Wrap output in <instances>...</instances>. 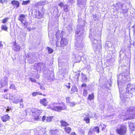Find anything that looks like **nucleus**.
Masks as SVG:
<instances>
[{
  "mask_svg": "<svg viewBox=\"0 0 135 135\" xmlns=\"http://www.w3.org/2000/svg\"><path fill=\"white\" fill-rule=\"evenodd\" d=\"M84 27L82 25H78L77 26V30L76 31V39L75 47L77 50H81L83 48V40L84 35Z\"/></svg>",
  "mask_w": 135,
  "mask_h": 135,
  "instance_id": "f257e3e1",
  "label": "nucleus"
},
{
  "mask_svg": "<svg viewBox=\"0 0 135 135\" xmlns=\"http://www.w3.org/2000/svg\"><path fill=\"white\" fill-rule=\"evenodd\" d=\"M120 80L119 78L118 79V84L119 90V92L120 94V97L121 99H123V98L126 97L124 96V94H125L127 95L128 94H132L133 91L135 92V84L131 85V84H128L127 85L126 88V93H124V91L122 90V88H121V85H123L124 83H126L127 81L125 79H122L121 81L119 82Z\"/></svg>",
  "mask_w": 135,
  "mask_h": 135,
  "instance_id": "f03ea898",
  "label": "nucleus"
},
{
  "mask_svg": "<svg viewBox=\"0 0 135 135\" xmlns=\"http://www.w3.org/2000/svg\"><path fill=\"white\" fill-rule=\"evenodd\" d=\"M120 118L124 120L135 118V107L129 108L127 110V112L122 113Z\"/></svg>",
  "mask_w": 135,
  "mask_h": 135,
  "instance_id": "7ed1b4c3",
  "label": "nucleus"
},
{
  "mask_svg": "<svg viewBox=\"0 0 135 135\" xmlns=\"http://www.w3.org/2000/svg\"><path fill=\"white\" fill-rule=\"evenodd\" d=\"M63 32L62 31H61L60 34V31H57L56 32V38L58 40L59 39L60 37L61 38L60 45L58 44L57 41H56V46L57 47H63L68 44L67 40L65 38H62L63 37Z\"/></svg>",
  "mask_w": 135,
  "mask_h": 135,
  "instance_id": "20e7f679",
  "label": "nucleus"
},
{
  "mask_svg": "<svg viewBox=\"0 0 135 135\" xmlns=\"http://www.w3.org/2000/svg\"><path fill=\"white\" fill-rule=\"evenodd\" d=\"M91 40L92 45L93 49L95 51H100L102 49L101 41L94 39H91Z\"/></svg>",
  "mask_w": 135,
  "mask_h": 135,
  "instance_id": "39448f33",
  "label": "nucleus"
},
{
  "mask_svg": "<svg viewBox=\"0 0 135 135\" xmlns=\"http://www.w3.org/2000/svg\"><path fill=\"white\" fill-rule=\"evenodd\" d=\"M93 118L95 120L97 119V117L95 114H92L91 112H89L88 113H86L84 115V120L87 123H89L90 121V118Z\"/></svg>",
  "mask_w": 135,
  "mask_h": 135,
  "instance_id": "423d86ee",
  "label": "nucleus"
},
{
  "mask_svg": "<svg viewBox=\"0 0 135 135\" xmlns=\"http://www.w3.org/2000/svg\"><path fill=\"white\" fill-rule=\"evenodd\" d=\"M45 65L43 63L39 62L36 64L34 65L33 69L34 70V71H40L41 70H44L45 69Z\"/></svg>",
  "mask_w": 135,
  "mask_h": 135,
  "instance_id": "0eeeda50",
  "label": "nucleus"
},
{
  "mask_svg": "<svg viewBox=\"0 0 135 135\" xmlns=\"http://www.w3.org/2000/svg\"><path fill=\"white\" fill-rule=\"evenodd\" d=\"M127 128L123 124L119 126L116 131L118 134L120 135H123L125 134L126 132Z\"/></svg>",
  "mask_w": 135,
  "mask_h": 135,
  "instance_id": "6e6552de",
  "label": "nucleus"
},
{
  "mask_svg": "<svg viewBox=\"0 0 135 135\" xmlns=\"http://www.w3.org/2000/svg\"><path fill=\"white\" fill-rule=\"evenodd\" d=\"M31 111L33 114V115L35 116L34 119L37 121L41 117L40 115L41 113V111L35 108L32 109Z\"/></svg>",
  "mask_w": 135,
  "mask_h": 135,
  "instance_id": "1a4fd4ad",
  "label": "nucleus"
},
{
  "mask_svg": "<svg viewBox=\"0 0 135 135\" xmlns=\"http://www.w3.org/2000/svg\"><path fill=\"white\" fill-rule=\"evenodd\" d=\"M66 109V107L64 104L63 103L60 104L59 105L54 107L52 108V109L53 110L57 111L58 112H60L61 110H63Z\"/></svg>",
  "mask_w": 135,
  "mask_h": 135,
  "instance_id": "9d476101",
  "label": "nucleus"
},
{
  "mask_svg": "<svg viewBox=\"0 0 135 135\" xmlns=\"http://www.w3.org/2000/svg\"><path fill=\"white\" fill-rule=\"evenodd\" d=\"M46 71H44V74L45 75V77L47 80L50 79H52L54 78V74L52 71H50L49 69H47Z\"/></svg>",
  "mask_w": 135,
  "mask_h": 135,
  "instance_id": "9b49d317",
  "label": "nucleus"
},
{
  "mask_svg": "<svg viewBox=\"0 0 135 135\" xmlns=\"http://www.w3.org/2000/svg\"><path fill=\"white\" fill-rule=\"evenodd\" d=\"M77 54H75L74 55L75 61L76 62H79L81 60V57L83 55V53L81 51L79 52Z\"/></svg>",
  "mask_w": 135,
  "mask_h": 135,
  "instance_id": "f8f14e48",
  "label": "nucleus"
},
{
  "mask_svg": "<svg viewBox=\"0 0 135 135\" xmlns=\"http://www.w3.org/2000/svg\"><path fill=\"white\" fill-rule=\"evenodd\" d=\"M8 78L7 77H4L0 81V89L4 87L8 84Z\"/></svg>",
  "mask_w": 135,
  "mask_h": 135,
  "instance_id": "ddd939ff",
  "label": "nucleus"
},
{
  "mask_svg": "<svg viewBox=\"0 0 135 135\" xmlns=\"http://www.w3.org/2000/svg\"><path fill=\"white\" fill-rule=\"evenodd\" d=\"M11 4L14 8H18L20 6V2L19 1L15 0L11 1Z\"/></svg>",
  "mask_w": 135,
  "mask_h": 135,
  "instance_id": "4468645a",
  "label": "nucleus"
},
{
  "mask_svg": "<svg viewBox=\"0 0 135 135\" xmlns=\"http://www.w3.org/2000/svg\"><path fill=\"white\" fill-rule=\"evenodd\" d=\"M112 44L111 42L109 41H107L105 44V47L107 49H109L108 50V51H111V48H112Z\"/></svg>",
  "mask_w": 135,
  "mask_h": 135,
  "instance_id": "2eb2a0df",
  "label": "nucleus"
},
{
  "mask_svg": "<svg viewBox=\"0 0 135 135\" xmlns=\"http://www.w3.org/2000/svg\"><path fill=\"white\" fill-rule=\"evenodd\" d=\"M12 48L14 50L16 51H19L21 48L20 46L16 43H14Z\"/></svg>",
  "mask_w": 135,
  "mask_h": 135,
  "instance_id": "dca6fc26",
  "label": "nucleus"
},
{
  "mask_svg": "<svg viewBox=\"0 0 135 135\" xmlns=\"http://www.w3.org/2000/svg\"><path fill=\"white\" fill-rule=\"evenodd\" d=\"M59 131L57 129L51 130L50 131V135H58Z\"/></svg>",
  "mask_w": 135,
  "mask_h": 135,
  "instance_id": "f3484780",
  "label": "nucleus"
},
{
  "mask_svg": "<svg viewBox=\"0 0 135 135\" xmlns=\"http://www.w3.org/2000/svg\"><path fill=\"white\" fill-rule=\"evenodd\" d=\"M129 128L132 131V132L135 130V123L131 122L129 124Z\"/></svg>",
  "mask_w": 135,
  "mask_h": 135,
  "instance_id": "a211bd4d",
  "label": "nucleus"
},
{
  "mask_svg": "<svg viewBox=\"0 0 135 135\" xmlns=\"http://www.w3.org/2000/svg\"><path fill=\"white\" fill-rule=\"evenodd\" d=\"M25 18V15L23 14H21L18 17V20L20 21L22 23H23V21L24 20Z\"/></svg>",
  "mask_w": 135,
  "mask_h": 135,
  "instance_id": "6ab92c4d",
  "label": "nucleus"
},
{
  "mask_svg": "<svg viewBox=\"0 0 135 135\" xmlns=\"http://www.w3.org/2000/svg\"><path fill=\"white\" fill-rule=\"evenodd\" d=\"M9 116L7 114L2 116L1 118V119L3 122H5L9 119Z\"/></svg>",
  "mask_w": 135,
  "mask_h": 135,
  "instance_id": "aec40b11",
  "label": "nucleus"
},
{
  "mask_svg": "<svg viewBox=\"0 0 135 135\" xmlns=\"http://www.w3.org/2000/svg\"><path fill=\"white\" fill-rule=\"evenodd\" d=\"M81 75L82 81L83 82H86L88 80V78L83 73H82Z\"/></svg>",
  "mask_w": 135,
  "mask_h": 135,
  "instance_id": "412c9836",
  "label": "nucleus"
},
{
  "mask_svg": "<svg viewBox=\"0 0 135 135\" xmlns=\"http://www.w3.org/2000/svg\"><path fill=\"white\" fill-rule=\"evenodd\" d=\"M61 124V126H62L66 127L69 125V124L66 122L64 120H62L60 121Z\"/></svg>",
  "mask_w": 135,
  "mask_h": 135,
  "instance_id": "4be33fe9",
  "label": "nucleus"
},
{
  "mask_svg": "<svg viewBox=\"0 0 135 135\" xmlns=\"http://www.w3.org/2000/svg\"><path fill=\"white\" fill-rule=\"evenodd\" d=\"M46 101V99L45 98H44L42 99H41L40 100V102L41 104H42V105H44L45 106L46 105V104L47 103Z\"/></svg>",
  "mask_w": 135,
  "mask_h": 135,
  "instance_id": "5701e85b",
  "label": "nucleus"
},
{
  "mask_svg": "<svg viewBox=\"0 0 135 135\" xmlns=\"http://www.w3.org/2000/svg\"><path fill=\"white\" fill-rule=\"evenodd\" d=\"M94 96L93 94H89L88 96V99L90 100H93L94 99Z\"/></svg>",
  "mask_w": 135,
  "mask_h": 135,
  "instance_id": "b1692460",
  "label": "nucleus"
},
{
  "mask_svg": "<svg viewBox=\"0 0 135 135\" xmlns=\"http://www.w3.org/2000/svg\"><path fill=\"white\" fill-rule=\"evenodd\" d=\"M64 129L66 132L68 133H69L71 130V128L69 127H66Z\"/></svg>",
  "mask_w": 135,
  "mask_h": 135,
  "instance_id": "393cba45",
  "label": "nucleus"
},
{
  "mask_svg": "<svg viewBox=\"0 0 135 135\" xmlns=\"http://www.w3.org/2000/svg\"><path fill=\"white\" fill-rule=\"evenodd\" d=\"M77 90V88L75 86H73L72 87L71 91L72 93H73L75 91H76Z\"/></svg>",
  "mask_w": 135,
  "mask_h": 135,
  "instance_id": "a878e982",
  "label": "nucleus"
},
{
  "mask_svg": "<svg viewBox=\"0 0 135 135\" xmlns=\"http://www.w3.org/2000/svg\"><path fill=\"white\" fill-rule=\"evenodd\" d=\"M93 130L94 132H96L97 133H99V128L98 127H94V128L93 129Z\"/></svg>",
  "mask_w": 135,
  "mask_h": 135,
  "instance_id": "bb28decb",
  "label": "nucleus"
},
{
  "mask_svg": "<svg viewBox=\"0 0 135 135\" xmlns=\"http://www.w3.org/2000/svg\"><path fill=\"white\" fill-rule=\"evenodd\" d=\"M30 2V0H28L26 1H23L22 3V5H26L27 4L29 3Z\"/></svg>",
  "mask_w": 135,
  "mask_h": 135,
  "instance_id": "cd10ccee",
  "label": "nucleus"
},
{
  "mask_svg": "<svg viewBox=\"0 0 135 135\" xmlns=\"http://www.w3.org/2000/svg\"><path fill=\"white\" fill-rule=\"evenodd\" d=\"M78 4L79 6L81 5H83L84 4L83 0H77Z\"/></svg>",
  "mask_w": 135,
  "mask_h": 135,
  "instance_id": "c85d7f7f",
  "label": "nucleus"
},
{
  "mask_svg": "<svg viewBox=\"0 0 135 135\" xmlns=\"http://www.w3.org/2000/svg\"><path fill=\"white\" fill-rule=\"evenodd\" d=\"M47 49L49 54H51L53 52V50L52 48L49 47H47Z\"/></svg>",
  "mask_w": 135,
  "mask_h": 135,
  "instance_id": "c756f323",
  "label": "nucleus"
},
{
  "mask_svg": "<svg viewBox=\"0 0 135 135\" xmlns=\"http://www.w3.org/2000/svg\"><path fill=\"white\" fill-rule=\"evenodd\" d=\"M54 118L53 116H50L47 117L46 120L48 122H50Z\"/></svg>",
  "mask_w": 135,
  "mask_h": 135,
  "instance_id": "7c9ffc66",
  "label": "nucleus"
},
{
  "mask_svg": "<svg viewBox=\"0 0 135 135\" xmlns=\"http://www.w3.org/2000/svg\"><path fill=\"white\" fill-rule=\"evenodd\" d=\"M9 19L8 17H6L4 19H3L2 21V22L3 23H5Z\"/></svg>",
  "mask_w": 135,
  "mask_h": 135,
  "instance_id": "2f4dec72",
  "label": "nucleus"
},
{
  "mask_svg": "<svg viewBox=\"0 0 135 135\" xmlns=\"http://www.w3.org/2000/svg\"><path fill=\"white\" fill-rule=\"evenodd\" d=\"M2 30H3L6 31H7V27L5 25H2L1 27Z\"/></svg>",
  "mask_w": 135,
  "mask_h": 135,
  "instance_id": "473e14b6",
  "label": "nucleus"
},
{
  "mask_svg": "<svg viewBox=\"0 0 135 135\" xmlns=\"http://www.w3.org/2000/svg\"><path fill=\"white\" fill-rule=\"evenodd\" d=\"M46 3V2L45 1H42L39 2H38V4L40 5H43L45 4Z\"/></svg>",
  "mask_w": 135,
  "mask_h": 135,
  "instance_id": "72a5a7b5",
  "label": "nucleus"
},
{
  "mask_svg": "<svg viewBox=\"0 0 135 135\" xmlns=\"http://www.w3.org/2000/svg\"><path fill=\"white\" fill-rule=\"evenodd\" d=\"M13 102L14 103L17 104L20 102V100L19 99H14L13 100Z\"/></svg>",
  "mask_w": 135,
  "mask_h": 135,
  "instance_id": "f704fd0d",
  "label": "nucleus"
},
{
  "mask_svg": "<svg viewBox=\"0 0 135 135\" xmlns=\"http://www.w3.org/2000/svg\"><path fill=\"white\" fill-rule=\"evenodd\" d=\"M94 133L93 130V129H91L88 132V135H92L93 133Z\"/></svg>",
  "mask_w": 135,
  "mask_h": 135,
  "instance_id": "c9c22d12",
  "label": "nucleus"
},
{
  "mask_svg": "<svg viewBox=\"0 0 135 135\" xmlns=\"http://www.w3.org/2000/svg\"><path fill=\"white\" fill-rule=\"evenodd\" d=\"M10 88L11 89L14 90H15L16 89V88L15 87V85L12 84L10 85Z\"/></svg>",
  "mask_w": 135,
  "mask_h": 135,
  "instance_id": "e433bc0d",
  "label": "nucleus"
},
{
  "mask_svg": "<svg viewBox=\"0 0 135 135\" xmlns=\"http://www.w3.org/2000/svg\"><path fill=\"white\" fill-rule=\"evenodd\" d=\"M64 11L66 12L68 11V7L67 5H65L64 6Z\"/></svg>",
  "mask_w": 135,
  "mask_h": 135,
  "instance_id": "4c0bfd02",
  "label": "nucleus"
},
{
  "mask_svg": "<svg viewBox=\"0 0 135 135\" xmlns=\"http://www.w3.org/2000/svg\"><path fill=\"white\" fill-rule=\"evenodd\" d=\"M88 94L87 91L85 89H84L83 92L84 95L85 97H86Z\"/></svg>",
  "mask_w": 135,
  "mask_h": 135,
  "instance_id": "58836bf2",
  "label": "nucleus"
},
{
  "mask_svg": "<svg viewBox=\"0 0 135 135\" xmlns=\"http://www.w3.org/2000/svg\"><path fill=\"white\" fill-rule=\"evenodd\" d=\"M37 13L36 14V15L37 16H39L40 17H42V14L40 12H39V11H38V13L36 12Z\"/></svg>",
  "mask_w": 135,
  "mask_h": 135,
  "instance_id": "ea45409f",
  "label": "nucleus"
},
{
  "mask_svg": "<svg viewBox=\"0 0 135 135\" xmlns=\"http://www.w3.org/2000/svg\"><path fill=\"white\" fill-rule=\"evenodd\" d=\"M117 5H119V8H122L123 7V5L120 2H118L117 3Z\"/></svg>",
  "mask_w": 135,
  "mask_h": 135,
  "instance_id": "a19ab883",
  "label": "nucleus"
},
{
  "mask_svg": "<svg viewBox=\"0 0 135 135\" xmlns=\"http://www.w3.org/2000/svg\"><path fill=\"white\" fill-rule=\"evenodd\" d=\"M38 92H33L32 93V95L33 97H35L38 95Z\"/></svg>",
  "mask_w": 135,
  "mask_h": 135,
  "instance_id": "79ce46f5",
  "label": "nucleus"
},
{
  "mask_svg": "<svg viewBox=\"0 0 135 135\" xmlns=\"http://www.w3.org/2000/svg\"><path fill=\"white\" fill-rule=\"evenodd\" d=\"M50 42L51 44L53 45L55 43V41L52 38V40H51L50 39Z\"/></svg>",
  "mask_w": 135,
  "mask_h": 135,
  "instance_id": "37998d69",
  "label": "nucleus"
},
{
  "mask_svg": "<svg viewBox=\"0 0 135 135\" xmlns=\"http://www.w3.org/2000/svg\"><path fill=\"white\" fill-rule=\"evenodd\" d=\"M29 79L32 82H34V83L36 82V80L33 78H29Z\"/></svg>",
  "mask_w": 135,
  "mask_h": 135,
  "instance_id": "c03bdc74",
  "label": "nucleus"
},
{
  "mask_svg": "<svg viewBox=\"0 0 135 135\" xmlns=\"http://www.w3.org/2000/svg\"><path fill=\"white\" fill-rule=\"evenodd\" d=\"M68 104H69V105L71 106H74L75 105V104L74 102L72 103L69 102Z\"/></svg>",
  "mask_w": 135,
  "mask_h": 135,
  "instance_id": "a18cd8bd",
  "label": "nucleus"
},
{
  "mask_svg": "<svg viewBox=\"0 0 135 135\" xmlns=\"http://www.w3.org/2000/svg\"><path fill=\"white\" fill-rule=\"evenodd\" d=\"M34 75H35L34 76V77H35V78H37V79L38 78H39V75L37 73H35V74Z\"/></svg>",
  "mask_w": 135,
  "mask_h": 135,
  "instance_id": "49530a36",
  "label": "nucleus"
},
{
  "mask_svg": "<svg viewBox=\"0 0 135 135\" xmlns=\"http://www.w3.org/2000/svg\"><path fill=\"white\" fill-rule=\"evenodd\" d=\"M58 5L61 7L64 6L62 2H60V3H59Z\"/></svg>",
  "mask_w": 135,
  "mask_h": 135,
  "instance_id": "de8ad7c7",
  "label": "nucleus"
},
{
  "mask_svg": "<svg viewBox=\"0 0 135 135\" xmlns=\"http://www.w3.org/2000/svg\"><path fill=\"white\" fill-rule=\"evenodd\" d=\"M122 9L123 10V13H127L128 12V9Z\"/></svg>",
  "mask_w": 135,
  "mask_h": 135,
  "instance_id": "09e8293b",
  "label": "nucleus"
},
{
  "mask_svg": "<svg viewBox=\"0 0 135 135\" xmlns=\"http://www.w3.org/2000/svg\"><path fill=\"white\" fill-rule=\"evenodd\" d=\"M22 23L23 24L25 28H26L27 27V22H26L24 23L23 22V23Z\"/></svg>",
  "mask_w": 135,
  "mask_h": 135,
  "instance_id": "8fccbe9b",
  "label": "nucleus"
},
{
  "mask_svg": "<svg viewBox=\"0 0 135 135\" xmlns=\"http://www.w3.org/2000/svg\"><path fill=\"white\" fill-rule=\"evenodd\" d=\"M70 83H69L68 84H66V86L68 88L70 89Z\"/></svg>",
  "mask_w": 135,
  "mask_h": 135,
  "instance_id": "3c124183",
  "label": "nucleus"
},
{
  "mask_svg": "<svg viewBox=\"0 0 135 135\" xmlns=\"http://www.w3.org/2000/svg\"><path fill=\"white\" fill-rule=\"evenodd\" d=\"M104 124L102 123H100V124L99 125V127L100 128H102V127H103L104 126Z\"/></svg>",
  "mask_w": 135,
  "mask_h": 135,
  "instance_id": "603ef678",
  "label": "nucleus"
},
{
  "mask_svg": "<svg viewBox=\"0 0 135 135\" xmlns=\"http://www.w3.org/2000/svg\"><path fill=\"white\" fill-rule=\"evenodd\" d=\"M106 128V126L105 125H104V126L103 127H102V131H104Z\"/></svg>",
  "mask_w": 135,
  "mask_h": 135,
  "instance_id": "864d4df0",
  "label": "nucleus"
},
{
  "mask_svg": "<svg viewBox=\"0 0 135 135\" xmlns=\"http://www.w3.org/2000/svg\"><path fill=\"white\" fill-rule=\"evenodd\" d=\"M40 88L42 90H45V88L42 86H40Z\"/></svg>",
  "mask_w": 135,
  "mask_h": 135,
  "instance_id": "5fc2aeb1",
  "label": "nucleus"
},
{
  "mask_svg": "<svg viewBox=\"0 0 135 135\" xmlns=\"http://www.w3.org/2000/svg\"><path fill=\"white\" fill-rule=\"evenodd\" d=\"M29 61L30 63L32 64L34 62V60H32V59H29Z\"/></svg>",
  "mask_w": 135,
  "mask_h": 135,
  "instance_id": "6e6d98bb",
  "label": "nucleus"
},
{
  "mask_svg": "<svg viewBox=\"0 0 135 135\" xmlns=\"http://www.w3.org/2000/svg\"><path fill=\"white\" fill-rule=\"evenodd\" d=\"M69 97H67L66 98V102L68 103H69L70 102L69 101Z\"/></svg>",
  "mask_w": 135,
  "mask_h": 135,
  "instance_id": "4d7b16f0",
  "label": "nucleus"
},
{
  "mask_svg": "<svg viewBox=\"0 0 135 135\" xmlns=\"http://www.w3.org/2000/svg\"><path fill=\"white\" fill-rule=\"evenodd\" d=\"M68 2L70 3H73L74 2V0H69Z\"/></svg>",
  "mask_w": 135,
  "mask_h": 135,
  "instance_id": "13d9d810",
  "label": "nucleus"
},
{
  "mask_svg": "<svg viewBox=\"0 0 135 135\" xmlns=\"http://www.w3.org/2000/svg\"><path fill=\"white\" fill-rule=\"evenodd\" d=\"M86 85L85 84H83L81 85V86L83 87H85L86 86Z\"/></svg>",
  "mask_w": 135,
  "mask_h": 135,
  "instance_id": "bf43d9fd",
  "label": "nucleus"
},
{
  "mask_svg": "<svg viewBox=\"0 0 135 135\" xmlns=\"http://www.w3.org/2000/svg\"><path fill=\"white\" fill-rule=\"evenodd\" d=\"M46 119V117L45 116H43L42 117V121H44Z\"/></svg>",
  "mask_w": 135,
  "mask_h": 135,
  "instance_id": "052dcab7",
  "label": "nucleus"
},
{
  "mask_svg": "<svg viewBox=\"0 0 135 135\" xmlns=\"http://www.w3.org/2000/svg\"><path fill=\"white\" fill-rule=\"evenodd\" d=\"M132 27L134 28V29L133 30V32H135V22L134 25L132 26Z\"/></svg>",
  "mask_w": 135,
  "mask_h": 135,
  "instance_id": "680f3d73",
  "label": "nucleus"
},
{
  "mask_svg": "<svg viewBox=\"0 0 135 135\" xmlns=\"http://www.w3.org/2000/svg\"><path fill=\"white\" fill-rule=\"evenodd\" d=\"M20 108H23V104L22 103H20Z\"/></svg>",
  "mask_w": 135,
  "mask_h": 135,
  "instance_id": "e2e57ef3",
  "label": "nucleus"
},
{
  "mask_svg": "<svg viewBox=\"0 0 135 135\" xmlns=\"http://www.w3.org/2000/svg\"><path fill=\"white\" fill-rule=\"evenodd\" d=\"M5 1H2V0H0V2L2 4H3L4 3Z\"/></svg>",
  "mask_w": 135,
  "mask_h": 135,
  "instance_id": "0e129e2a",
  "label": "nucleus"
},
{
  "mask_svg": "<svg viewBox=\"0 0 135 135\" xmlns=\"http://www.w3.org/2000/svg\"><path fill=\"white\" fill-rule=\"evenodd\" d=\"M4 97L6 99H8L7 96V95H5L4 96Z\"/></svg>",
  "mask_w": 135,
  "mask_h": 135,
  "instance_id": "69168bd1",
  "label": "nucleus"
},
{
  "mask_svg": "<svg viewBox=\"0 0 135 135\" xmlns=\"http://www.w3.org/2000/svg\"><path fill=\"white\" fill-rule=\"evenodd\" d=\"M27 29L29 31H31V27H28V28H27Z\"/></svg>",
  "mask_w": 135,
  "mask_h": 135,
  "instance_id": "338daca9",
  "label": "nucleus"
},
{
  "mask_svg": "<svg viewBox=\"0 0 135 135\" xmlns=\"http://www.w3.org/2000/svg\"><path fill=\"white\" fill-rule=\"evenodd\" d=\"M71 135H76L74 132H72L71 134Z\"/></svg>",
  "mask_w": 135,
  "mask_h": 135,
  "instance_id": "774afa93",
  "label": "nucleus"
}]
</instances>
